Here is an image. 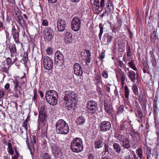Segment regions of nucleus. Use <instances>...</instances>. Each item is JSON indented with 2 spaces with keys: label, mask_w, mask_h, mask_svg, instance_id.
<instances>
[{
  "label": "nucleus",
  "mask_w": 159,
  "mask_h": 159,
  "mask_svg": "<svg viewBox=\"0 0 159 159\" xmlns=\"http://www.w3.org/2000/svg\"><path fill=\"white\" fill-rule=\"evenodd\" d=\"M119 28L118 26L116 27L113 25L112 29V32L114 33L116 32Z\"/></svg>",
  "instance_id": "0e129e2a"
},
{
  "label": "nucleus",
  "mask_w": 159,
  "mask_h": 159,
  "mask_svg": "<svg viewBox=\"0 0 159 159\" xmlns=\"http://www.w3.org/2000/svg\"><path fill=\"white\" fill-rule=\"evenodd\" d=\"M70 147L73 152L76 153L81 152L84 149L82 139L79 138H74L71 142Z\"/></svg>",
  "instance_id": "7ed1b4c3"
},
{
  "label": "nucleus",
  "mask_w": 159,
  "mask_h": 159,
  "mask_svg": "<svg viewBox=\"0 0 159 159\" xmlns=\"http://www.w3.org/2000/svg\"><path fill=\"white\" fill-rule=\"evenodd\" d=\"M11 20V17L10 15L8 14V13H7V18L6 19V21L8 22H10Z\"/></svg>",
  "instance_id": "69168bd1"
},
{
  "label": "nucleus",
  "mask_w": 159,
  "mask_h": 159,
  "mask_svg": "<svg viewBox=\"0 0 159 159\" xmlns=\"http://www.w3.org/2000/svg\"><path fill=\"white\" fill-rule=\"evenodd\" d=\"M132 89L133 92L134 93L135 95H138V88L137 85L134 84L132 85Z\"/></svg>",
  "instance_id": "ea45409f"
},
{
  "label": "nucleus",
  "mask_w": 159,
  "mask_h": 159,
  "mask_svg": "<svg viewBox=\"0 0 159 159\" xmlns=\"http://www.w3.org/2000/svg\"><path fill=\"white\" fill-rule=\"evenodd\" d=\"M51 150L53 155L57 158H59L62 155L61 149L57 144L52 143L51 144Z\"/></svg>",
  "instance_id": "6e6552de"
},
{
  "label": "nucleus",
  "mask_w": 159,
  "mask_h": 159,
  "mask_svg": "<svg viewBox=\"0 0 159 159\" xmlns=\"http://www.w3.org/2000/svg\"><path fill=\"white\" fill-rule=\"evenodd\" d=\"M104 151L105 153H109V146L107 144H105L104 145Z\"/></svg>",
  "instance_id": "e2e57ef3"
},
{
  "label": "nucleus",
  "mask_w": 159,
  "mask_h": 159,
  "mask_svg": "<svg viewBox=\"0 0 159 159\" xmlns=\"http://www.w3.org/2000/svg\"><path fill=\"white\" fill-rule=\"evenodd\" d=\"M147 156L146 159H152V157H154L155 159H157L158 156L156 149L153 150L152 153H151V150L149 149L147 152Z\"/></svg>",
  "instance_id": "412c9836"
},
{
  "label": "nucleus",
  "mask_w": 159,
  "mask_h": 159,
  "mask_svg": "<svg viewBox=\"0 0 159 159\" xmlns=\"http://www.w3.org/2000/svg\"><path fill=\"white\" fill-rule=\"evenodd\" d=\"M94 7L96 10H98L100 7V4L99 0H95L93 2Z\"/></svg>",
  "instance_id": "37998d69"
},
{
  "label": "nucleus",
  "mask_w": 159,
  "mask_h": 159,
  "mask_svg": "<svg viewBox=\"0 0 159 159\" xmlns=\"http://www.w3.org/2000/svg\"><path fill=\"white\" fill-rule=\"evenodd\" d=\"M130 135L132 139H141L139 134L134 130H132L130 131Z\"/></svg>",
  "instance_id": "7c9ffc66"
},
{
  "label": "nucleus",
  "mask_w": 159,
  "mask_h": 159,
  "mask_svg": "<svg viewBox=\"0 0 159 159\" xmlns=\"http://www.w3.org/2000/svg\"><path fill=\"white\" fill-rule=\"evenodd\" d=\"M43 159H51V156L49 154L45 152L43 156Z\"/></svg>",
  "instance_id": "4d7b16f0"
},
{
  "label": "nucleus",
  "mask_w": 159,
  "mask_h": 159,
  "mask_svg": "<svg viewBox=\"0 0 159 159\" xmlns=\"http://www.w3.org/2000/svg\"><path fill=\"white\" fill-rule=\"evenodd\" d=\"M7 151L10 155L12 156L11 159H18L20 154L16 146H14L13 149L11 143L10 142H8Z\"/></svg>",
  "instance_id": "0eeeda50"
},
{
  "label": "nucleus",
  "mask_w": 159,
  "mask_h": 159,
  "mask_svg": "<svg viewBox=\"0 0 159 159\" xmlns=\"http://www.w3.org/2000/svg\"><path fill=\"white\" fill-rule=\"evenodd\" d=\"M106 7L108 10L110 12L114 10L113 5L112 2L110 0H108L106 3Z\"/></svg>",
  "instance_id": "473e14b6"
},
{
  "label": "nucleus",
  "mask_w": 159,
  "mask_h": 159,
  "mask_svg": "<svg viewBox=\"0 0 159 159\" xmlns=\"http://www.w3.org/2000/svg\"><path fill=\"white\" fill-rule=\"evenodd\" d=\"M122 146L123 148L127 149L130 148L129 140L127 138H125L122 140Z\"/></svg>",
  "instance_id": "c85d7f7f"
},
{
  "label": "nucleus",
  "mask_w": 159,
  "mask_h": 159,
  "mask_svg": "<svg viewBox=\"0 0 159 159\" xmlns=\"http://www.w3.org/2000/svg\"><path fill=\"white\" fill-rule=\"evenodd\" d=\"M28 60V53L27 52H25L23 55V61L25 64H26Z\"/></svg>",
  "instance_id": "3c124183"
},
{
  "label": "nucleus",
  "mask_w": 159,
  "mask_h": 159,
  "mask_svg": "<svg viewBox=\"0 0 159 159\" xmlns=\"http://www.w3.org/2000/svg\"><path fill=\"white\" fill-rule=\"evenodd\" d=\"M53 49L51 47H48L46 49V52L49 55H51L52 53Z\"/></svg>",
  "instance_id": "bf43d9fd"
},
{
  "label": "nucleus",
  "mask_w": 159,
  "mask_h": 159,
  "mask_svg": "<svg viewBox=\"0 0 159 159\" xmlns=\"http://www.w3.org/2000/svg\"><path fill=\"white\" fill-rule=\"evenodd\" d=\"M9 48L11 57L12 58L14 57H16L17 49L15 44L13 43L9 45Z\"/></svg>",
  "instance_id": "4be33fe9"
},
{
  "label": "nucleus",
  "mask_w": 159,
  "mask_h": 159,
  "mask_svg": "<svg viewBox=\"0 0 159 159\" xmlns=\"http://www.w3.org/2000/svg\"><path fill=\"white\" fill-rule=\"evenodd\" d=\"M118 63V65L121 68H124L125 67V65L122 61H119Z\"/></svg>",
  "instance_id": "052dcab7"
},
{
  "label": "nucleus",
  "mask_w": 159,
  "mask_h": 159,
  "mask_svg": "<svg viewBox=\"0 0 159 159\" xmlns=\"http://www.w3.org/2000/svg\"><path fill=\"white\" fill-rule=\"evenodd\" d=\"M136 153L140 159H142L143 157V150L141 148H138L136 151Z\"/></svg>",
  "instance_id": "79ce46f5"
},
{
  "label": "nucleus",
  "mask_w": 159,
  "mask_h": 159,
  "mask_svg": "<svg viewBox=\"0 0 159 159\" xmlns=\"http://www.w3.org/2000/svg\"><path fill=\"white\" fill-rule=\"evenodd\" d=\"M85 121V118L81 116L76 118L75 122L77 125H84Z\"/></svg>",
  "instance_id": "cd10ccee"
},
{
  "label": "nucleus",
  "mask_w": 159,
  "mask_h": 159,
  "mask_svg": "<svg viewBox=\"0 0 159 159\" xmlns=\"http://www.w3.org/2000/svg\"><path fill=\"white\" fill-rule=\"evenodd\" d=\"M43 59L44 68L48 70L51 69L53 66L52 60L49 57L46 56H44Z\"/></svg>",
  "instance_id": "9d476101"
},
{
  "label": "nucleus",
  "mask_w": 159,
  "mask_h": 159,
  "mask_svg": "<svg viewBox=\"0 0 159 159\" xmlns=\"http://www.w3.org/2000/svg\"><path fill=\"white\" fill-rule=\"evenodd\" d=\"M81 24L80 19L77 16L74 17L71 21V28L75 31H77L80 29Z\"/></svg>",
  "instance_id": "1a4fd4ad"
},
{
  "label": "nucleus",
  "mask_w": 159,
  "mask_h": 159,
  "mask_svg": "<svg viewBox=\"0 0 159 159\" xmlns=\"http://www.w3.org/2000/svg\"><path fill=\"white\" fill-rule=\"evenodd\" d=\"M142 69L143 72L144 73H148L149 74L148 66L146 62H144L143 63Z\"/></svg>",
  "instance_id": "a19ab883"
},
{
  "label": "nucleus",
  "mask_w": 159,
  "mask_h": 159,
  "mask_svg": "<svg viewBox=\"0 0 159 159\" xmlns=\"http://www.w3.org/2000/svg\"><path fill=\"white\" fill-rule=\"evenodd\" d=\"M93 80L94 82V84L96 85V87H98L100 84L102 86V82L101 75L98 73L95 74L93 76Z\"/></svg>",
  "instance_id": "dca6fc26"
},
{
  "label": "nucleus",
  "mask_w": 159,
  "mask_h": 159,
  "mask_svg": "<svg viewBox=\"0 0 159 159\" xmlns=\"http://www.w3.org/2000/svg\"><path fill=\"white\" fill-rule=\"evenodd\" d=\"M13 82L14 84V91L16 93H18L20 94H21V87L19 85V82L18 80L15 79L13 80Z\"/></svg>",
  "instance_id": "393cba45"
},
{
  "label": "nucleus",
  "mask_w": 159,
  "mask_h": 159,
  "mask_svg": "<svg viewBox=\"0 0 159 159\" xmlns=\"http://www.w3.org/2000/svg\"><path fill=\"white\" fill-rule=\"evenodd\" d=\"M116 78L118 80H120L121 81H125V75L124 72H122L120 69L116 71Z\"/></svg>",
  "instance_id": "5701e85b"
},
{
  "label": "nucleus",
  "mask_w": 159,
  "mask_h": 159,
  "mask_svg": "<svg viewBox=\"0 0 159 159\" xmlns=\"http://www.w3.org/2000/svg\"><path fill=\"white\" fill-rule=\"evenodd\" d=\"M28 120L27 118L24 121V122L22 124V127H23L25 129V130L26 131V132H27V129H28L27 123H28Z\"/></svg>",
  "instance_id": "864d4df0"
},
{
  "label": "nucleus",
  "mask_w": 159,
  "mask_h": 159,
  "mask_svg": "<svg viewBox=\"0 0 159 159\" xmlns=\"http://www.w3.org/2000/svg\"><path fill=\"white\" fill-rule=\"evenodd\" d=\"M103 146V140L102 139H97L94 142V147L96 149L102 148Z\"/></svg>",
  "instance_id": "bb28decb"
},
{
  "label": "nucleus",
  "mask_w": 159,
  "mask_h": 159,
  "mask_svg": "<svg viewBox=\"0 0 159 159\" xmlns=\"http://www.w3.org/2000/svg\"><path fill=\"white\" fill-rule=\"evenodd\" d=\"M130 90L129 89L128 86L126 85L124 87V93L125 98L128 100L129 99V95Z\"/></svg>",
  "instance_id": "58836bf2"
},
{
  "label": "nucleus",
  "mask_w": 159,
  "mask_h": 159,
  "mask_svg": "<svg viewBox=\"0 0 159 159\" xmlns=\"http://www.w3.org/2000/svg\"><path fill=\"white\" fill-rule=\"evenodd\" d=\"M103 25L102 23H100L99 24V27L100 28V33L99 34V37L100 39H101V36L103 33Z\"/></svg>",
  "instance_id": "8fccbe9b"
},
{
  "label": "nucleus",
  "mask_w": 159,
  "mask_h": 159,
  "mask_svg": "<svg viewBox=\"0 0 159 159\" xmlns=\"http://www.w3.org/2000/svg\"><path fill=\"white\" fill-rule=\"evenodd\" d=\"M56 130L57 134H67L69 131V127L66 122L62 119H60L55 124Z\"/></svg>",
  "instance_id": "f257e3e1"
},
{
  "label": "nucleus",
  "mask_w": 159,
  "mask_h": 159,
  "mask_svg": "<svg viewBox=\"0 0 159 159\" xmlns=\"http://www.w3.org/2000/svg\"><path fill=\"white\" fill-rule=\"evenodd\" d=\"M136 110L137 111V112L138 114L139 118L141 120H142L143 118V114L142 112L141 108L138 107L137 110Z\"/></svg>",
  "instance_id": "09e8293b"
},
{
  "label": "nucleus",
  "mask_w": 159,
  "mask_h": 159,
  "mask_svg": "<svg viewBox=\"0 0 159 159\" xmlns=\"http://www.w3.org/2000/svg\"><path fill=\"white\" fill-rule=\"evenodd\" d=\"M97 102L91 100L88 101L87 104L88 114L91 116H94L97 113Z\"/></svg>",
  "instance_id": "20e7f679"
},
{
  "label": "nucleus",
  "mask_w": 159,
  "mask_h": 159,
  "mask_svg": "<svg viewBox=\"0 0 159 159\" xmlns=\"http://www.w3.org/2000/svg\"><path fill=\"white\" fill-rule=\"evenodd\" d=\"M127 76L132 82H134L136 80V74L133 71H129L127 73Z\"/></svg>",
  "instance_id": "c756f323"
},
{
  "label": "nucleus",
  "mask_w": 159,
  "mask_h": 159,
  "mask_svg": "<svg viewBox=\"0 0 159 159\" xmlns=\"http://www.w3.org/2000/svg\"><path fill=\"white\" fill-rule=\"evenodd\" d=\"M25 74L24 76L19 79V80H18V81L19 82V83H20L22 84H25V81H26V79H25Z\"/></svg>",
  "instance_id": "6e6d98bb"
},
{
  "label": "nucleus",
  "mask_w": 159,
  "mask_h": 159,
  "mask_svg": "<svg viewBox=\"0 0 159 159\" xmlns=\"http://www.w3.org/2000/svg\"><path fill=\"white\" fill-rule=\"evenodd\" d=\"M95 157L94 154L92 153H90L88 155V159H94Z\"/></svg>",
  "instance_id": "338daca9"
},
{
  "label": "nucleus",
  "mask_w": 159,
  "mask_h": 159,
  "mask_svg": "<svg viewBox=\"0 0 159 159\" xmlns=\"http://www.w3.org/2000/svg\"><path fill=\"white\" fill-rule=\"evenodd\" d=\"M65 95L67 96V99L75 100L77 98V94L74 91L66 90L64 92Z\"/></svg>",
  "instance_id": "f3484780"
},
{
  "label": "nucleus",
  "mask_w": 159,
  "mask_h": 159,
  "mask_svg": "<svg viewBox=\"0 0 159 159\" xmlns=\"http://www.w3.org/2000/svg\"><path fill=\"white\" fill-rule=\"evenodd\" d=\"M124 107L125 106L123 105H120L117 109L116 114H120L123 113L124 111Z\"/></svg>",
  "instance_id": "49530a36"
},
{
  "label": "nucleus",
  "mask_w": 159,
  "mask_h": 159,
  "mask_svg": "<svg viewBox=\"0 0 159 159\" xmlns=\"http://www.w3.org/2000/svg\"><path fill=\"white\" fill-rule=\"evenodd\" d=\"M44 37L46 42H50L53 38L54 33L53 30L50 27H46L43 31Z\"/></svg>",
  "instance_id": "423d86ee"
},
{
  "label": "nucleus",
  "mask_w": 159,
  "mask_h": 159,
  "mask_svg": "<svg viewBox=\"0 0 159 159\" xmlns=\"http://www.w3.org/2000/svg\"><path fill=\"white\" fill-rule=\"evenodd\" d=\"M38 110L39 114H47V111L44 105L40 107Z\"/></svg>",
  "instance_id": "c9c22d12"
},
{
  "label": "nucleus",
  "mask_w": 159,
  "mask_h": 159,
  "mask_svg": "<svg viewBox=\"0 0 159 159\" xmlns=\"http://www.w3.org/2000/svg\"><path fill=\"white\" fill-rule=\"evenodd\" d=\"M104 106L105 111L109 114H111L113 111V107L110 102L106 100L104 101Z\"/></svg>",
  "instance_id": "aec40b11"
},
{
  "label": "nucleus",
  "mask_w": 159,
  "mask_h": 159,
  "mask_svg": "<svg viewBox=\"0 0 159 159\" xmlns=\"http://www.w3.org/2000/svg\"><path fill=\"white\" fill-rule=\"evenodd\" d=\"M134 61L131 60L130 62L128 63V64L129 65V67H130L133 70L137 71V69L135 66L134 65Z\"/></svg>",
  "instance_id": "de8ad7c7"
},
{
  "label": "nucleus",
  "mask_w": 159,
  "mask_h": 159,
  "mask_svg": "<svg viewBox=\"0 0 159 159\" xmlns=\"http://www.w3.org/2000/svg\"><path fill=\"white\" fill-rule=\"evenodd\" d=\"M20 27L17 26V29H16L14 25L12 27L11 34L15 43L17 44L20 43L19 39Z\"/></svg>",
  "instance_id": "9b49d317"
},
{
  "label": "nucleus",
  "mask_w": 159,
  "mask_h": 159,
  "mask_svg": "<svg viewBox=\"0 0 159 159\" xmlns=\"http://www.w3.org/2000/svg\"><path fill=\"white\" fill-rule=\"evenodd\" d=\"M36 143V136L34 135L32 136V138L31 139L30 145L32 147H33L34 144H35Z\"/></svg>",
  "instance_id": "13d9d810"
},
{
  "label": "nucleus",
  "mask_w": 159,
  "mask_h": 159,
  "mask_svg": "<svg viewBox=\"0 0 159 159\" xmlns=\"http://www.w3.org/2000/svg\"><path fill=\"white\" fill-rule=\"evenodd\" d=\"M45 98L48 103L52 106H55L57 102L58 93L53 90H47L45 93Z\"/></svg>",
  "instance_id": "f03ea898"
},
{
  "label": "nucleus",
  "mask_w": 159,
  "mask_h": 159,
  "mask_svg": "<svg viewBox=\"0 0 159 159\" xmlns=\"http://www.w3.org/2000/svg\"><path fill=\"white\" fill-rule=\"evenodd\" d=\"M42 25L45 26H48V20L46 19H43L42 21Z\"/></svg>",
  "instance_id": "680f3d73"
},
{
  "label": "nucleus",
  "mask_w": 159,
  "mask_h": 159,
  "mask_svg": "<svg viewBox=\"0 0 159 159\" xmlns=\"http://www.w3.org/2000/svg\"><path fill=\"white\" fill-rule=\"evenodd\" d=\"M64 103L66 109L70 110L71 109L74 110L75 109V103H73V100L71 99H67V100H66Z\"/></svg>",
  "instance_id": "6ab92c4d"
},
{
  "label": "nucleus",
  "mask_w": 159,
  "mask_h": 159,
  "mask_svg": "<svg viewBox=\"0 0 159 159\" xmlns=\"http://www.w3.org/2000/svg\"><path fill=\"white\" fill-rule=\"evenodd\" d=\"M113 146L115 151L118 153H119L121 151V148L120 144L118 143H114Z\"/></svg>",
  "instance_id": "e433bc0d"
},
{
  "label": "nucleus",
  "mask_w": 159,
  "mask_h": 159,
  "mask_svg": "<svg viewBox=\"0 0 159 159\" xmlns=\"http://www.w3.org/2000/svg\"><path fill=\"white\" fill-rule=\"evenodd\" d=\"M158 98L156 97L154 98V100L153 103V114L155 121L157 122L158 118V114L159 110L157 105V101Z\"/></svg>",
  "instance_id": "2eb2a0df"
},
{
  "label": "nucleus",
  "mask_w": 159,
  "mask_h": 159,
  "mask_svg": "<svg viewBox=\"0 0 159 159\" xmlns=\"http://www.w3.org/2000/svg\"><path fill=\"white\" fill-rule=\"evenodd\" d=\"M139 102L141 104H142L143 106H145V104H146L147 101L145 98V95L144 94H142L139 96Z\"/></svg>",
  "instance_id": "2f4dec72"
},
{
  "label": "nucleus",
  "mask_w": 159,
  "mask_h": 159,
  "mask_svg": "<svg viewBox=\"0 0 159 159\" xmlns=\"http://www.w3.org/2000/svg\"><path fill=\"white\" fill-rule=\"evenodd\" d=\"M47 120V114H39L38 122L39 125H40L42 123L44 124H45Z\"/></svg>",
  "instance_id": "a878e982"
},
{
  "label": "nucleus",
  "mask_w": 159,
  "mask_h": 159,
  "mask_svg": "<svg viewBox=\"0 0 159 159\" xmlns=\"http://www.w3.org/2000/svg\"><path fill=\"white\" fill-rule=\"evenodd\" d=\"M6 62L8 65H12L14 62L17 61V58L15 57L14 59L13 60V61H12V59L10 57H8L6 58Z\"/></svg>",
  "instance_id": "4c0bfd02"
},
{
  "label": "nucleus",
  "mask_w": 159,
  "mask_h": 159,
  "mask_svg": "<svg viewBox=\"0 0 159 159\" xmlns=\"http://www.w3.org/2000/svg\"><path fill=\"white\" fill-rule=\"evenodd\" d=\"M140 142L141 139H132L131 144L133 147L136 148L140 144Z\"/></svg>",
  "instance_id": "f704fd0d"
},
{
  "label": "nucleus",
  "mask_w": 159,
  "mask_h": 159,
  "mask_svg": "<svg viewBox=\"0 0 159 159\" xmlns=\"http://www.w3.org/2000/svg\"><path fill=\"white\" fill-rule=\"evenodd\" d=\"M126 52L127 57H130L131 56L132 52L130 49V47L128 43H127L126 45Z\"/></svg>",
  "instance_id": "c03bdc74"
},
{
  "label": "nucleus",
  "mask_w": 159,
  "mask_h": 159,
  "mask_svg": "<svg viewBox=\"0 0 159 159\" xmlns=\"http://www.w3.org/2000/svg\"><path fill=\"white\" fill-rule=\"evenodd\" d=\"M151 62L152 66H155L156 65V60L155 57H154V58L152 59Z\"/></svg>",
  "instance_id": "774afa93"
},
{
  "label": "nucleus",
  "mask_w": 159,
  "mask_h": 159,
  "mask_svg": "<svg viewBox=\"0 0 159 159\" xmlns=\"http://www.w3.org/2000/svg\"><path fill=\"white\" fill-rule=\"evenodd\" d=\"M111 124L110 122L104 121L100 123L99 129L101 131L105 132L109 130L111 128Z\"/></svg>",
  "instance_id": "ddd939ff"
},
{
  "label": "nucleus",
  "mask_w": 159,
  "mask_h": 159,
  "mask_svg": "<svg viewBox=\"0 0 159 159\" xmlns=\"http://www.w3.org/2000/svg\"><path fill=\"white\" fill-rule=\"evenodd\" d=\"M14 17L19 25L24 30L26 22L25 21L20 14L18 11H17L15 13Z\"/></svg>",
  "instance_id": "f8f14e48"
},
{
  "label": "nucleus",
  "mask_w": 159,
  "mask_h": 159,
  "mask_svg": "<svg viewBox=\"0 0 159 159\" xmlns=\"http://www.w3.org/2000/svg\"><path fill=\"white\" fill-rule=\"evenodd\" d=\"M150 39L151 41L153 43H155L157 40L158 39L156 35V32L155 31H154L151 33Z\"/></svg>",
  "instance_id": "72a5a7b5"
},
{
  "label": "nucleus",
  "mask_w": 159,
  "mask_h": 159,
  "mask_svg": "<svg viewBox=\"0 0 159 159\" xmlns=\"http://www.w3.org/2000/svg\"><path fill=\"white\" fill-rule=\"evenodd\" d=\"M65 42L66 44H69L72 43L73 39L72 34L69 32H66L65 37Z\"/></svg>",
  "instance_id": "b1692460"
},
{
  "label": "nucleus",
  "mask_w": 159,
  "mask_h": 159,
  "mask_svg": "<svg viewBox=\"0 0 159 159\" xmlns=\"http://www.w3.org/2000/svg\"><path fill=\"white\" fill-rule=\"evenodd\" d=\"M101 75L102 77L105 79H107L108 77V72L107 70H103L102 72Z\"/></svg>",
  "instance_id": "603ef678"
},
{
  "label": "nucleus",
  "mask_w": 159,
  "mask_h": 159,
  "mask_svg": "<svg viewBox=\"0 0 159 159\" xmlns=\"http://www.w3.org/2000/svg\"><path fill=\"white\" fill-rule=\"evenodd\" d=\"M34 96L32 98V99L34 102H36L37 101V89L36 88H35L33 90Z\"/></svg>",
  "instance_id": "a18cd8bd"
},
{
  "label": "nucleus",
  "mask_w": 159,
  "mask_h": 159,
  "mask_svg": "<svg viewBox=\"0 0 159 159\" xmlns=\"http://www.w3.org/2000/svg\"><path fill=\"white\" fill-rule=\"evenodd\" d=\"M104 37H107V42L108 43H110L111 42L112 39V36L108 34H105L104 36Z\"/></svg>",
  "instance_id": "5fc2aeb1"
},
{
  "label": "nucleus",
  "mask_w": 159,
  "mask_h": 159,
  "mask_svg": "<svg viewBox=\"0 0 159 159\" xmlns=\"http://www.w3.org/2000/svg\"><path fill=\"white\" fill-rule=\"evenodd\" d=\"M55 64L57 67L63 66L65 61L64 55L59 51H57L55 54Z\"/></svg>",
  "instance_id": "39448f33"
},
{
  "label": "nucleus",
  "mask_w": 159,
  "mask_h": 159,
  "mask_svg": "<svg viewBox=\"0 0 159 159\" xmlns=\"http://www.w3.org/2000/svg\"><path fill=\"white\" fill-rule=\"evenodd\" d=\"M66 22L64 19L61 18H58L57 28L58 31L62 32L65 30Z\"/></svg>",
  "instance_id": "4468645a"
},
{
  "label": "nucleus",
  "mask_w": 159,
  "mask_h": 159,
  "mask_svg": "<svg viewBox=\"0 0 159 159\" xmlns=\"http://www.w3.org/2000/svg\"><path fill=\"white\" fill-rule=\"evenodd\" d=\"M74 70L75 74L77 76H81L83 71L80 65L78 63L75 64L74 66Z\"/></svg>",
  "instance_id": "a211bd4d"
}]
</instances>
